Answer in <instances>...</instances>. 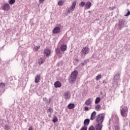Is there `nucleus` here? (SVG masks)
Listing matches in <instances>:
<instances>
[{"label":"nucleus","mask_w":130,"mask_h":130,"mask_svg":"<svg viewBox=\"0 0 130 130\" xmlns=\"http://www.w3.org/2000/svg\"><path fill=\"white\" fill-rule=\"evenodd\" d=\"M78 77V71L75 70L73 71L69 78V83L70 84H74L77 80V77Z\"/></svg>","instance_id":"nucleus-1"},{"label":"nucleus","mask_w":130,"mask_h":130,"mask_svg":"<svg viewBox=\"0 0 130 130\" xmlns=\"http://www.w3.org/2000/svg\"><path fill=\"white\" fill-rule=\"evenodd\" d=\"M121 115L123 117H126L128 112V108L127 106H125L120 109Z\"/></svg>","instance_id":"nucleus-2"},{"label":"nucleus","mask_w":130,"mask_h":130,"mask_svg":"<svg viewBox=\"0 0 130 130\" xmlns=\"http://www.w3.org/2000/svg\"><path fill=\"white\" fill-rule=\"evenodd\" d=\"M104 121V116L103 115L100 114L96 116V122L98 124H103Z\"/></svg>","instance_id":"nucleus-3"},{"label":"nucleus","mask_w":130,"mask_h":130,"mask_svg":"<svg viewBox=\"0 0 130 130\" xmlns=\"http://www.w3.org/2000/svg\"><path fill=\"white\" fill-rule=\"evenodd\" d=\"M77 5V2L75 1L72 4V5L68 9V13L69 14H71V12H73L75 11V9H76V5Z\"/></svg>","instance_id":"nucleus-4"},{"label":"nucleus","mask_w":130,"mask_h":130,"mask_svg":"<svg viewBox=\"0 0 130 130\" xmlns=\"http://www.w3.org/2000/svg\"><path fill=\"white\" fill-rule=\"evenodd\" d=\"M44 54L45 56H47V57H49V56H50V54H51V50L48 48L45 49L44 50Z\"/></svg>","instance_id":"nucleus-5"},{"label":"nucleus","mask_w":130,"mask_h":130,"mask_svg":"<svg viewBox=\"0 0 130 130\" xmlns=\"http://www.w3.org/2000/svg\"><path fill=\"white\" fill-rule=\"evenodd\" d=\"M89 51H90V48H89L88 47H84L81 50L82 53H83V54L84 55L88 54V53H89Z\"/></svg>","instance_id":"nucleus-6"},{"label":"nucleus","mask_w":130,"mask_h":130,"mask_svg":"<svg viewBox=\"0 0 130 130\" xmlns=\"http://www.w3.org/2000/svg\"><path fill=\"white\" fill-rule=\"evenodd\" d=\"M10 5H9V4L6 3L3 5V10L4 11H10Z\"/></svg>","instance_id":"nucleus-7"},{"label":"nucleus","mask_w":130,"mask_h":130,"mask_svg":"<svg viewBox=\"0 0 130 130\" xmlns=\"http://www.w3.org/2000/svg\"><path fill=\"white\" fill-rule=\"evenodd\" d=\"M41 79V77L40 75H37L35 78V83L37 84L40 82V80Z\"/></svg>","instance_id":"nucleus-8"},{"label":"nucleus","mask_w":130,"mask_h":130,"mask_svg":"<svg viewBox=\"0 0 130 130\" xmlns=\"http://www.w3.org/2000/svg\"><path fill=\"white\" fill-rule=\"evenodd\" d=\"M53 34H58V33H60V28L55 27L53 30Z\"/></svg>","instance_id":"nucleus-9"},{"label":"nucleus","mask_w":130,"mask_h":130,"mask_svg":"<svg viewBox=\"0 0 130 130\" xmlns=\"http://www.w3.org/2000/svg\"><path fill=\"white\" fill-rule=\"evenodd\" d=\"M102 127H103V124L97 123L95 126V130H102Z\"/></svg>","instance_id":"nucleus-10"},{"label":"nucleus","mask_w":130,"mask_h":130,"mask_svg":"<svg viewBox=\"0 0 130 130\" xmlns=\"http://www.w3.org/2000/svg\"><path fill=\"white\" fill-rule=\"evenodd\" d=\"M119 30H121L123 26H124V22H123V20H120L119 21Z\"/></svg>","instance_id":"nucleus-11"},{"label":"nucleus","mask_w":130,"mask_h":130,"mask_svg":"<svg viewBox=\"0 0 130 130\" xmlns=\"http://www.w3.org/2000/svg\"><path fill=\"white\" fill-rule=\"evenodd\" d=\"M64 96L66 100L71 98V94L70 93V91H67L65 92V93H64Z\"/></svg>","instance_id":"nucleus-12"},{"label":"nucleus","mask_w":130,"mask_h":130,"mask_svg":"<svg viewBox=\"0 0 130 130\" xmlns=\"http://www.w3.org/2000/svg\"><path fill=\"white\" fill-rule=\"evenodd\" d=\"M54 86L55 88H60L61 87V83L59 81H57L54 83Z\"/></svg>","instance_id":"nucleus-13"},{"label":"nucleus","mask_w":130,"mask_h":130,"mask_svg":"<svg viewBox=\"0 0 130 130\" xmlns=\"http://www.w3.org/2000/svg\"><path fill=\"white\" fill-rule=\"evenodd\" d=\"M85 105L87 106H91L92 105V101H91V98L88 99L85 102Z\"/></svg>","instance_id":"nucleus-14"},{"label":"nucleus","mask_w":130,"mask_h":130,"mask_svg":"<svg viewBox=\"0 0 130 130\" xmlns=\"http://www.w3.org/2000/svg\"><path fill=\"white\" fill-rule=\"evenodd\" d=\"M96 114H97V113L95 111H93L91 113V116H90V120H94V119H95L96 117Z\"/></svg>","instance_id":"nucleus-15"},{"label":"nucleus","mask_w":130,"mask_h":130,"mask_svg":"<svg viewBox=\"0 0 130 130\" xmlns=\"http://www.w3.org/2000/svg\"><path fill=\"white\" fill-rule=\"evenodd\" d=\"M92 6V3L90 2H87L86 3H85V8L86 9H89L90 8H91V6Z\"/></svg>","instance_id":"nucleus-16"},{"label":"nucleus","mask_w":130,"mask_h":130,"mask_svg":"<svg viewBox=\"0 0 130 130\" xmlns=\"http://www.w3.org/2000/svg\"><path fill=\"white\" fill-rule=\"evenodd\" d=\"M89 123H90V119H86L84 120V126H87L89 125Z\"/></svg>","instance_id":"nucleus-17"},{"label":"nucleus","mask_w":130,"mask_h":130,"mask_svg":"<svg viewBox=\"0 0 130 130\" xmlns=\"http://www.w3.org/2000/svg\"><path fill=\"white\" fill-rule=\"evenodd\" d=\"M75 108V104L70 103L68 105V109H74Z\"/></svg>","instance_id":"nucleus-18"},{"label":"nucleus","mask_w":130,"mask_h":130,"mask_svg":"<svg viewBox=\"0 0 130 130\" xmlns=\"http://www.w3.org/2000/svg\"><path fill=\"white\" fill-rule=\"evenodd\" d=\"M44 61H45L44 58H40L38 60V63L39 64H42L43 63H44Z\"/></svg>","instance_id":"nucleus-19"},{"label":"nucleus","mask_w":130,"mask_h":130,"mask_svg":"<svg viewBox=\"0 0 130 130\" xmlns=\"http://www.w3.org/2000/svg\"><path fill=\"white\" fill-rule=\"evenodd\" d=\"M67 45H62L60 47V49L62 51H66L67 50Z\"/></svg>","instance_id":"nucleus-20"},{"label":"nucleus","mask_w":130,"mask_h":130,"mask_svg":"<svg viewBox=\"0 0 130 130\" xmlns=\"http://www.w3.org/2000/svg\"><path fill=\"white\" fill-rule=\"evenodd\" d=\"M95 110H96V111H100L101 109V105H97L95 107Z\"/></svg>","instance_id":"nucleus-21"},{"label":"nucleus","mask_w":130,"mask_h":130,"mask_svg":"<svg viewBox=\"0 0 130 130\" xmlns=\"http://www.w3.org/2000/svg\"><path fill=\"white\" fill-rule=\"evenodd\" d=\"M56 54L57 55L59 56V57H61V55H59V53H60V49H59V48H57L56 49Z\"/></svg>","instance_id":"nucleus-22"},{"label":"nucleus","mask_w":130,"mask_h":130,"mask_svg":"<svg viewBox=\"0 0 130 130\" xmlns=\"http://www.w3.org/2000/svg\"><path fill=\"white\" fill-rule=\"evenodd\" d=\"M58 120V119L57 118V117L55 116L53 117L52 121L53 122H54V123H55V122H57Z\"/></svg>","instance_id":"nucleus-23"},{"label":"nucleus","mask_w":130,"mask_h":130,"mask_svg":"<svg viewBox=\"0 0 130 130\" xmlns=\"http://www.w3.org/2000/svg\"><path fill=\"white\" fill-rule=\"evenodd\" d=\"M39 49H40V46H36L34 48V50H35V51H38Z\"/></svg>","instance_id":"nucleus-24"},{"label":"nucleus","mask_w":130,"mask_h":130,"mask_svg":"<svg viewBox=\"0 0 130 130\" xmlns=\"http://www.w3.org/2000/svg\"><path fill=\"white\" fill-rule=\"evenodd\" d=\"M100 101H101V99L99 97L96 98L95 101V104H98Z\"/></svg>","instance_id":"nucleus-25"},{"label":"nucleus","mask_w":130,"mask_h":130,"mask_svg":"<svg viewBox=\"0 0 130 130\" xmlns=\"http://www.w3.org/2000/svg\"><path fill=\"white\" fill-rule=\"evenodd\" d=\"M101 78H102V75H101V74L98 75L96 77H95V80L96 81H99V80H100V79H101Z\"/></svg>","instance_id":"nucleus-26"},{"label":"nucleus","mask_w":130,"mask_h":130,"mask_svg":"<svg viewBox=\"0 0 130 130\" xmlns=\"http://www.w3.org/2000/svg\"><path fill=\"white\" fill-rule=\"evenodd\" d=\"M9 5H14L16 3V0H9L8 1Z\"/></svg>","instance_id":"nucleus-27"},{"label":"nucleus","mask_w":130,"mask_h":130,"mask_svg":"<svg viewBox=\"0 0 130 130\" xmlns=\"http://www.w3.org/2000/svg\"><path fill=\"white\" fill-rule=\"evenodd\" d=\"M63 4H64V2L63 1H59L58 3V6H63Z\"/></svg>","instance_id":"nucleus-28"},{"label":"nucleus","mask_w":130,"mask_h":130,"mask_svg":"<svg viewBox=\"0 0 130 130\" xmlns=\"http://www.w3.org/2000/svg\"><path fill=\"white\" fill-rule=\"evenodd\" d=\"M85 5H86V3L85 2H82L81 3L79 4V6L82 7L83 8V7L85 6Z\"/></svg>","instance_id":"nucleus-29"},{"label":"nucleus","mask_w":130,"mask_h":130,"mask_svg":"<svg viewBox=\"0 0 130 130\" xmlns=\"http://www.w3.org/2000/svg\"><path fill=\"white\" fill-rule=\"evenodd\" d=\"M4 87H6V84H5V83H0V88H2L3 89Z\"/></svg>","instance_id":"nucleus-30"},{"label":"nucleus","mask_w":130,"mask_h":130,"mask_svg":"<svg viewBox=\"0 0 130 130\" xmlns=\"http://www.w3.org/2000/svg\"><path fill=\"white\" fill-rule=\"evenodd\" d=\"M48 111L50 112V113H52V112H53V110L52 109V108L50 107L49 108Z\"/></svg>","instance_id":"nucleus-31"},{"label":"nucleus","mask_w":130,"mask_h":130,"mask_svg":"<svg viewBox=\"0 0 130 130\" xmlns=\"http://www.w3.org/2000/svg\"><path fill=\"white\" fill-rule=\"evenodd\" d=\"M88 129V127L87 126H84L81 128L80 130H87Z\"/></svg>","instance_id":"nucleus-32"},{"label":"nucleus","mask_w":130,"mask_h":130,"mask_svg":"<svg viewBox=\"0 0 130 130\" xmlns=\"http://www.w3.org/2000/svg\"><path fill=\"white\" fill-rule=\"evenodd\" d=\"M88 130H95V127L91 126L89 128Z\"/></svg>","instance_id":"nucleus-33"},{"label":"nucleus","mask_w":130,"mask_h":130,"mask_svg":"<svg viewBox=\"0 0 130 130\" xmlns=\"http://www.w3.org/2000/svg\"><path fill=\"white\" fill-rule=\"evenodd\" d=\"M127 11H128V12L126 15H125V17H128V16H129V15H130L129 10H127Z\"/></svg>","instance_id":"nucleus-34"},{"label":"nucleus","mask_w":130,"mask_h":130,"mask_svg":"<svg viewBox=\"0 0 130 130\" xmlns=\"http://www.w3.org/2000/svg\"><path fill=\"white\" fill-rule=\"evenodd\" d=\"M5 129H7V130H8L10 129L9 126L8 125H6L5 126Z\"/></svg>","instance_id":"nucleus-35"},{"label":"nucleus","mask_w":130,"mask_h":130,"mask_svg":"<svg viewBox=\"0 0 130 130\" xmlns=\"http://www.w3.org/2000/svg\"><path fill=\"white\" fill-rule=\"evenodd\" d=\"M45 2V0H39L40 4H43Z\"/></svg>","instance_id":"nucleus-36"},{"label":"nucleus","mask_w":130,"mask_h":130,"mask_svg":"<svg viewBox=\"0 0 130 130\" xmlns=\"http://www.w3.org/2000/svg\"><path fill=\"white\" fill-rule=\"evenodd\" d=\"M84 110H85V111H88L89 110V107H84Z\"/></svg>","instance_id":"nucleus-37"},{"label":"nucleus","mask_w":130,"mask_h":130,"mask_svg":"<svg viewBox=\"0 0 130 130\" xmlns=\"http://www.w3.org/2000/svg\"><path fill=\"white\" fill-rule=\"evenodd\" d=\"M115 130H118L119 129V127L118 126H115Z\"/></svg>","instance_id":"nucleus-38"},{"label":"nucleus","mask_w":130,"mask_h":130,"mask_svg":"<svg viewBox=\"0 0 130 130\" xmlns=\"http://www.w3.org/2000/svg\"><path fill=\"white\" fill-rule=\"evenodd\" d=\"M28 130H33V126H29Z\"/></svg>","instance_id":"nucleus-39"},{"label":"nucleus","mask_w":130,"mask_h":130,"mask_svg":"<svg viewBox=\"0 0 130 130\" xmlns=\"http://www.w3.org/2000/svg\"><path fill=\"white\" fill-rule=\"evenodd\" d=\"M109 9L111 10H114V9H115V7H110Z\"/></svg>","instance_id":"nucleus-40"},{"label":"nucleus","mask_w":130,"mask_h":130,"mask_svg":"<svg viewBox=\"0 0 130 130\" xmlns=\"http://www.w3.org/2000/svg\"><path fill=\"white\" fill-rule=\"evenodd\" d=\"M82 67H84L85 66V64L84 63H81Z\"/></svg>","instance_id":"nucleus-41"},{"label":"nucleus","mask_w":130,"mask_h":130,"mask_svg":"<svg viewBox=\"0 0 130 130\" xmlns=\"http://www.w3.org/2000/svg\"><path fill=\"white\" fill-rule=\"evenodd\" d=\"M77 61H79V59L76 60Z\"/></svg>","instance_id":"nucleus-42"},{"label":"nucleus","mask_w":130,"mask_h":130,"mask_svg":"<svg viewBox=\"0 0 130 130\" xmlns=\"http://www.w3.org/2000/svg\"><path fill=\"white\" fill-rule=\"evenodd\" d=\"M44 99H46V98L43 99V100H44Z\"/></svg>","instance_id":"nucleus-43"}]
</instances>
